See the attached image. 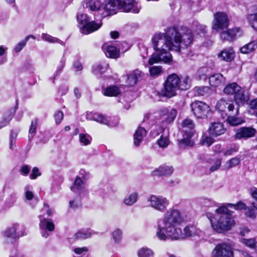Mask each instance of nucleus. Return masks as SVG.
I'll list each match as a JSON object with an SVG mask.
<instances>
[{
    "label": "nucleus",
    "mask_w": 257,
    "mask_h": 257,
    "mask_svg": "<svg viewBox=\"0 0 257 257\" xmlns=\"http://www.w3.org/2000/svg\"><path fill=\"white\" fill-rule=\"evenodd\" d=\"M191 31L186 27H170L166 33L156 34L152 39L154 49L156 53L153 54L149 59V64L163 62L170 63L172 56L170 50L179 52L185 49L192 41Z\"/></svg>",
    "instance_id": "nucleus-1"
},
{
    "label": "nucleus",
    "mask_w": 257,
    "mask_h": 257,
    "mask_svg": "<svg viewBox=\"0 0 257 257\" xmlns=\"http://www.w3.org/2000/svg\"><path fill=\"white\" fill-rule=\"evenodd\" d=\"M184 220L183 215L179 210L169 209L164 214L163 219L157 221L156 236L161 240L179 238L182 231L178 226Z\"/></svg>",
    "instance_id": "nucleus-2"
},
{
    "label": "nucleus",
    "mask_w": 257,
    "mask_h": 257,
    "mask_svg": "<svg viewBox=\"0 0 257 257\" xmlns=\"http://www.w3.org/2000/svg\"><path fill=\"white\" fill-rule=\"evenodd\" d=\"M142 8L140 3L136 0H106L103 7L104 17L113 15L117 10H121L125 13L138 14Z\"/></svg>",
    "instance_id": "nucleus-3"
},
{
    "label": "nucleus",
    "mask_w": 257,
    "mask_h": 257,
    "mask_svg": "<svg viewBox=\"0 0 257 257\" xmlns=\"http://www.w3.org/2000/svg\"><path fill=\"white\" fill-rule=\"evenodd\" d=\"M77 20L80 32L85 35L92 33L99 29L102 23H97L94 21H90L87 14H80L77 16Z\"/></svg>",
    "instance_id": "nucleus-4"
},
{
    "label": "nucleus",
    "mask_w": 257,
    "mask_h": 257,
    "mask_svg": "<svg viewBox=\"0 0 257 257\" xmlns=\"http://www.w3.org/2000/svg\"><path fill=\"white\" fill-rule=\"evenodd\" d=\"M180 78L176 74H172L167 77L164 84L165 91L163 95L171 98L176 94V90L179 89Z\"/></svg>",
    "instance_id": "nucleus-5"
},
{
    "label": "nucleus",
    "mask_w": 257,
    "mask_h": 257,
    "mask_svg": "<svg viewBox=\"0 0 257 257\" xmlns=\"http://www.w3.org/2000/svg\"><path fill=\"white\" fill-rule=\"evenodd\" d=\"M231 216L226 214L220 215L217 222L212 224L214 229L218 232L230 229L231 226L234 223V221L231 217Z\"/></svg>",
    "instance_id": "nucleus-6"
},
{
    "label": "nucleus",
    "mask_w": 257,
    "mask_h": 257,
    "mask_svg": "<svg viewBox=\"0 0 257 257\" xmlns=\"http://www.w3.org/2000/svg\"><path fill=\"white\" fill-rule=\"evenodd\" d=\"M190 106L194 114L198 118L207 117L210 111L209 106L203 101H195L191 104Z\"/></svg>",
    "instance_id": "nucleus-7"
},
{
    "label": "nucleus",
    "mask_w": 257,
    "mask_h": 257,
    "mask_svg": "<svg viewBox=\"0 0 257 257\" xmlns=\"http://www.w3.org/2000/svg\"><path fill=\"white\" fill-rule=\"evenodd\" d=\"M148 201L150 202V206L161 212H164L167 209L169 204L167 199L162 196L151 195Z\"/></svg>",
    "instance_id": "nucleus-8"
},
{
    "label": "nucleus",
    "mask_w": 257,
    "mask_h": 257,
    "mask_svg": "<svg viewBox=\"0 0 257 257\" xmlns=\"http://www.w3.org/2000/svg\"><path fill=\"white\" fill-rule=\"evenodd\" d=\"M39 227L42 236L47 238L50 235V232L55 229V224L51 218H48L42 215H39Z\"/></svg>",
    "instance_id": "nucleus-9"
},
{
    "label": "nucleus",
    "mask_w": 257,
    "mask_h": 257,
    "mask_svg": "<svg viewBox=\"0 0 257 257\" xmlns=\"http://www.w3.org/2000/svg\"><path fill=\"white\" fill-rule=\"evenodd\" d=\"M212 29L218 31L227 28L229 25V19L227 14L224 12H217L214 15Z\"/></svg>",
    "instance_id": "nucleus-10"
},
{
    "label": "nucleus",
    "mask_w": 257,
    "mask_h": 257,
    "mask_svg": "<svg viewBox=\"0 0 257 257\" xmlns=\"http://www.w3.org/2000/svg\"><path fill=\"white\" fill-rule=\"evenodd\" d=\"M216 108L222 113V115H231L234 110V105L232 101H226L222 98L217 102Z\"/></svg>",
    "instance_id": "nucleus-11"
},
{
    "label": "nucleus",
    "mask_w": 257,
    "mask_h": 257,
    "mask_svg": "<svg viewBox=\"0 0 257 257\" xmlns=\"http://www.w3.org/2000/svg\"><path fill=\"white\" fill-rule=\"evenodd\" d=\"M256 133V130L252 127H240L236 130L234 138L237 140H247L254 137Z\"/></svg>",
    "instance_id": "nucleus-12"
},
{
    "label": "nucleus",
    "mask_w": 257,
    "mask_h": 257,
    "mask_svg": "<svg viewBox=\"0 0 257 257\" xmlns=\"http://www.w3.org/2000/svg\"><path fill=\"white\" fill-rule=\"evenodd\" d=\"M93 119L97 122L108 127H114L118 125L119 119L115 116H107L101 114H94Z\"/></svg>",
    "instance_id": "nucleus-13"
},
{
    "label": "nucleus",
    "mask_w": 257,
    "mask_h": 257,
    "mask_svg": "<svg viewBox=\"0 0 257 257\" xmlns=\"http://www.w3.org/2000/svg\"><path fill=\"white\" fill-rule=\"evenodd\" d=\"M103 5L98 0H84L83 7L84 8L88 9L91 11L98 12L102 17H105L102 15V14L105 12Z\"/></svg>",
    "instance_id": "nucleus-14"
},
{
    "label": "nucleus",
    "mask_w": 257,
    "mask_h": 257,
    "mask_svg": "<svg viewBox=\"0 0 257 257\" xmlns=\"http://www.w3.org/2000/svg\"><path fill=\"white\" fill-rule=\"evenodd\" d=\"M216 254L222 257H233V252L230 245L227 243H219L214 249Z\"/></svg>",
    "instance_id": "nucleus-15"
},
{
    "label": "nucleus",
    "mask_w": 257,
    "mask_h": 257,
    "mask_svg": "<svg viewBox=\"0 0 257 257\" xmlns=\"http://www.w3.org/2000/svg\"><path fill=\"white\" fill-rule=\"evenodd\" d=\"M71 191L77 193L80 196H84L87 195L88 191L85 188L84 181L80 176H77L73 185L70 187Z\"/></svg>",
    "instance_id": "nucleus-16"
},
{
    "label": "nucleus",
    "mask_w": 257,
    "mask_h": 257,
    "mask_svg": "<svg viewBox=\"0 0 257 257\" xmlns=\"http://www.w3.org/2000/svg\"><path fill=\"white\" fill-rule=\"evenodd\" d=\"M194 135V132L190 131L183 133V139L180 140H178L179 147L182 149H185L186 147H192L194 145V142L191 138Z\"/></svg>",
    "instance_id": "nucleus-17"
},
{
    "label": "nucleus",
    "mask_w": 257,
    "mask_h": 257,
    "mask_svg": "<svg viewBox=\"0 0 257 257\" xmlns=\"http://www.w3.org/2000/svg\"><path fill=\"white\" fill-rule=\"evenodd\" d=\"M234 101L238 108L240 106L243 105L249 100L248 92L242 87L239 90L234 96Z\"/></svg>",
    "instance_id": "nucleus-18"
},
{
    "label": "nucleus",
    "mask_w": 257,
    "mask_h": 257,
    "mask_svg": "<svg viewBox=\"0 0 257 257\" xmlns=\"http://www.w3.org/2000/svg\"><path fill=\"white\" fill-rule=\"evenodd\" d=\"M144 75V73L139 69L135 70L127 75V84L131 86H134L138 81L142 79Z\"/></svg>",
    "instance_id": "nucleus-19"
},
{
    "label": "nucleus",
    "mask_w": 257,
    "mask_h": 257,
    "mask_svg": "<svg viewBox=\"0 0 257 257\" xmlns=\"http://www.w3.org/2000/svg\"><path fill=\"white\" fill-rule=\"evenodd\" d=\"M225 128L220 122L212 123L209 128V133L211 137H216L225 132Z\"/></svg>",
    "instance_id": "nucleus-20"
},
{
    "label": "nucleus",
    "mask_w": 257,
    "mask_h": 257,
    "mask_svg": "<svg viewBox=\"0 0 257 257\" xmlns=\"http://www.w3.org/2000/svg\"><path fill=\"white\" fill-rule=\"evenodd\" d=\"M225 81V78L220 73L213 74L209 78L210 85L214 87H217L221 85H223Z\"/></svg>",
    "instance_id": "nucleus-21"
},
{
    "label": "nucleus",
    "mask_w": 257,
    "mask_h": 257,
    "mask_svg": "<svg viewBox=\"0 0 257 257\" xmlns=\"http://www.w3.org/2000/svg\"><path fill=\"white\" fill-rule=\"evenodd\" d=\"M102 48L107 57L116 59L120 56L119 50L115 46L104 45Z\"/></svg>",
    "instance_id": "nucleus-22"
},
{
    "label": "nucleus",
    "mask_w": 257,
    "mask_h": 257,
    "mask_svg": "<svg viewBox=\"0 0 257 257\" xmlns=\"http://www.w3.org/2000/svg\"><path fill=\"white\" fill-rule=\"evenodd\" d=\"M235 52L231 48L224 49L218 54V57L221 60L227 62H230L234 59Z\"/></svg>",
    "instance_id": "nucleus-23"
},
{
    "label": "nucleus",
    "mask_w": 257,
    "mask_h": 257,
    "mask_svg": "<svg viewBox=\"0 0 257 257\" xmlns=\"http://www.w3.org/2000/svg\"><path fill=\"white\" fill-rule=\"evenodd\" d=\"M147 134L146 130L143 127H139L134 135V143L135 146L139 147L143 138Z\"/></svg>",
    "instance_id": "nucleus-24"
},
{
    "label": "nucleus",
    "mask_w": 257,
    "mask_h": 257,
    "mask_svg": "<svg viewBox=\"0 0 257 257\" xmlns=\"http://www.w3.org/2000/svg\"><path fill=\"white\" fill-rule=\"evenodd\" d=\"M174 171V169L172 166L162 165L154 171V173L156 176H169L171 175Z\"/></svg>",
    "instance_id": "nucleus-25"
},
{
    "label": "nucleus",
    "mask_w": 257,
    "mask_h": 257,
    "mask_svg": "<svg viewBox=\"0 0 257 257\" xmlns=\"http://www.w3.org/2000/svg\"><path fill=\"white\" fill-rule=\"evenodd\" d=\"M238 107H236L235 109V113L233 112V114L227 115V121L231 126H236L239 125L243 122V120L240 117H236L238 114Z\"/></svg>",
    "instance_id": "nucleus-26"
},
{
    "label": "nucleus",
    "mask_w": 257,
    "mask_h": 257,
    "mask_svg": "<svg viewBox=\"0 0 257 257\" xmlns=\"http://www.w3.org/2000/svg\"><path fill=\"white\" fill-rule=\"evenodd\" d=\"M94 232L89 229H82L79 230L74 235V238L77 240H82L90 238Z\"/></svg>",
    "instance_id": "nucleus-27"
},
{
    "label": "nucleus",
    "mask_w": 257,
    "mask_h": 257,
    "mask_svg": "<svg viewBox=\"0 0 257 257\" xmlns=\"http://www.w3.org/2000/svg\"><path fill=\"white\" fill-rule=\"evenodd\" d=\"M108 67V64L104 62L94 64L92 67V71L95 75H102Z\"/></svg>",
    "instance_id": "nucleus-28"
},
{
    "label": "nucleus",
    "mask_w": 257,
    "mask_h": 257,
    "mask_svg": "<svg viewBox=\"0 0 257 257\" xmlns=\"http://www.w3.org/2000/svg\"><path fill=\"white\" fill-rule=\"evenodd\" d=\"M237 32V29H228L226 31L222 32L220 34V38L223 40L231 41L235 39Z\"/></svg>",
    "instance_id": "nucleus-29"
},
{
    "label": "nucleus",
    "mask_w": 257,
    "mask_h": 257,
    "mask_svg": "<svg viewBox=\"0 0 257 257\" xmlns=\"http://www.w3.org/2000/svg\"><path fill=\"white\" fill-rule=\"evenodd\" d=\"M240 86L236 83L233 82L227 84L223 89V92L227 95H235L240 90Z\"/></svg>",
    "instance_id": "nucleus-30"
},
{
    "label": "nucleus",
    "mask_w": 257,
    "mask_h": 257,
    "mask_svg": "<svg viewBox=\"0 0 257 257\" xmlns=\"http://www.w3.org/2000/svg\"><path fill=\"white\" fill-rule=\"evenodd\" d=\"M120 92L121 91L118 87L115 85H113L108 86L104 89L103 90V94L105 96L112 97L117 96Z\"/></svg>",
    "instance_id": "nucleus-31"
},
{
    "label": "nucleus",
    "mask_w": 257,
    "mask_h": 257,
    "mask_svg": "<svg viewBox=\"0 0 257 257\" xmlns=\"http://www.w3.org/2000/svg\"><path fill=\"white\" fill-rule=\"evenodd\" d=\"M256 48L257 39L255 40L252 41L242 47L240 50L242 53L248 54L254 51Z\"/></svg>",
    "instance_id": "nucleus-32"
},
{
    "label": "nucleus",
    "mask_w": 257,
    "mask_h": 257,
    "mask_svg": "<svg viewBox=\"0 0 257 257\" xmlns=\"http://www.w3.org/2000/svg\"><path fill=\"white\" fill-rule=\"evenodd\" d=\"M138 198V193L134 192L125 197L123 203L127 206H132L137 202Z\"/></svg>",
    "instance_id": "nucleus-33"
},
{
    "label": "nucleus",
    "mask_w": 257,
    "mask_h": 257,
    "mask_svg": "<svg viewBox=\"0 0 257 257\" xmlns=\"http://www.w3.org/2000/svg\"><path fill=\"white\" fill-rule=\"evenodd\" d=\"M191 86V80L187 76H185L180 79L179 81V89L182 90H186Z\"/></svg>",
    "instance_id": "nucleus-34"
},
{
    "label": "nucleus",
    "mask_w": 257,
    "mask_h": 257,
    "mask_svg": "<svg viewBox=\"0 0 257 257\" xmlns=\"http://www.w3.org/2000/svg\"><path fill=\"white\" fill-rule=\"evenodd\" d=\"M181 126L183 128V133H185V130L186 132H189L190 131H193L194 128L195 127V124L193 122V121L189 118L185 119L181 123Z\"/></svg>",
    "instance_id": "nucleus-35"
},
{
    "label": "nucleus",
    "mask_w": 257,
    "mask_h": 257,
    "mask_svg": "<svg viewBox=\"0 0 257 257\" xmlns=\"http://www.w3.org/2000/svg\"><path fill=\"white\" fill-rule=\"evenodd\" d=\"M17 225L13 224L11 227L7 228V229L4 232V235L7 237H11L13 238H19V236L17 235Z\"/></svg>",
    "instance_id": "nucleus-36"
},
{
    "label": "nucleus",
    "mask_w": 257,
    "mask_h": 257,
    "mask_svg": "<svg viewBox=\"0 0 257 257\" xmlns=\"http://www.w3.org/2000/svg\"><path fill=\"white\" fill-rule=\"evenodd\" d=\"M38 121L39 120L37 118H35L34 119L32 120L29 131L28 138L29 142H31L32 141L33 137L36 134V130L38 124Z\"/></svg>",
    "instance_id": "nucleus-37"
},
{
    "label": "nucleus",
    "mask_w": 257,
    "mask_h": 257,
    "mask_svg": "<svg viewBox=\"0 0 257 257\" xmlns=\"http://www.w3.org/2000/svg\"><path fill=\"white\" fill-rule=\"evenodd\" d=\"M30 38L35 39L36 37L33 35H28L23 41L20 42L17 44L14 49V51L16 53L20 52L26 46L27 42L29 41Z\"/></svg>",
    "instance_id": "nucleus-38"
},
{
    "label": "nucleus",
    "mask_w": 257,
    "mask_h": 257,
    "mask_svg": "<svg viewBox=\"0 0 257 257\" xmlns=\"http://www.w3.org/2000/svg\"><path fill=\"white\" fill-rule=\"evenodd\" d=\"M240 162V157L237 156L235 157L231 158L226 162L225 168L227 170L230 169L231 168L236 167L239 165Z\"/></svg>",
    "instance_id": "nucleus-39"
},
{
    "label": "nucleus",
    "mask_w": 257,
    "mask_h": 257,
    "mask_svg": "<svg viewBox=\"0 0 257 257\" xmlns=\"http://www.w3.org/2000/svg\"><path fill=\"white\" fill-rule=\"evenodd\" d=\"M13 112H8L4 114L2 119L0 121V129L8 125L13 117Z\"/></svg>",
    "instance_id": "nucleus-40"
},
{
    "label": "nucleus",
    "mask_w": 257,
    "mask_h": 257,
    "mask_svg": "<svg viewBox=\"0 0 257 257\" xmlns=\"http://www.w3.org/2000/svg\"><path fill=\"white\" fill-rule=\"evenodd\" d=\"M139 257H154V252L148 247H142L138 251Z\"/></svg>",
    "instance_id": "nucleus-41"
},
{
    "label": "nucleus",
    "mask_w": 257,
    "mask_h": 257,
    "mask_svg": "<svg viewBox=\"0 0 257 257\" xmlns=\"http://www.w3.org/2000/svg\"><path fill=\"white\" fill-rule=\"evenodd\" d=\"M247 19L251 27L257 31V12L248 15Z\"/></svg>",
    "instance_id": "nucleus-42"
},
{
    "label": "nucleus",
    "mask_w": 257,
    "mask_h": 257,
    "mask_svg": "<svg viewBox=\"0 0 257 257\" xmlns=\"http://www.w3.org/2000/svg\"><path fill=\"white\" fill-rule=\"evenodd\" d=\"M227 203L225 205L221 206L215 210V212L220 215L222 214H226L227 215H232L233 212L228 209Z\"/></svg>",
    "instance_id": "nucleus-43"
},
{
    "label": "nucleus",
    "mask_w": 257,
    "mask_h": 257,
    "mask_svg": "<svg viewBox=\"0 0 257 257\" xmlns=\"http://www.w3.org/2000/svg\"><path fill=\"white\" fill-rule=\"evenodd\" d=\"M17 200V193L15 192H12L10 196L6 199L5 205L7 207H12Z\"/></svg>",
    "instance_id": "nucleus-44"
},
{
    "label": "nucleus",
    "mask_w": 257,
    "mask_h": 257,
    "mask_svg": "<svg viewBox=\"0 0 257 257\" xmlns=\"http://www.w3.org/2000/svg\"><path fill=\"white\" fill-rule=\"evenodd\" d=\"M227 206L234 208L236 210H246L247 206L242 201H239L236 204L227 203Z\"/></svg>",
    "instance_id": "nucleus-45"
},
{
    "label": "nucleus",
    "mask_w": 257,
    "mask_h": 257,
    "mask_svg": "<svg viewBox=\"0 0 257 257\" xmlns=\"http://www.w3.org/2000/svg\"><path fill=\"white\" fill-rule=\"evenodd\" d=\"M177 114V111L175 108H172L167 113V116L165 119V122L167 123H171L174 120Z\"/></svg>",
    "instance_id": "nucleus-46"
},
{
    "label": "nucleus",
    "mask_w": 257,
    "mask_h": 257,
    "mask_svg": "<svg viewBox=\"0 0 257 257\" xmlns=\"http://www.w3.org/2000/svg\"><path fill=\"white\" fill-rule=\"evenodd\" d=\"M42 39L44 41L48 42L49 43H58L60 44L63 43L61 40L56 37H52L46 33H43L42 34Z\"/></svg>",
    "instance_id": "nucleus-47"
},
{
    "label": "nucleus",
    "mask_w": 257,
    "mask_h": 257,
    "mask_svg": "<svg viewBox=\"0 0 257 257\" xmlns=\"http://www.w3.org/2000/svg\"><path fill=\"white\" fill-rule=\"evenodd\" d=\"M210 92V88L208 86L197 87L196 92L199 96H208Z\"/></svg>",
    "instance_id": "nucleus-48"
},
{
    "label": "nucleus",
    "mask_w": 257,
    "mask_h": 257,
    "mask_svg": "<svg viewBox=\"0 0 257 257\" xmlns=\"http://www.w3.org/2000/svg\"><path fill=\"white\" fill-rule=\"evenodd\" d=\"M185 235L187 237H190L196 235L197 230L195 226L193 225L187 226L184 229Z\"/></svg>",
    "instance_id": "nucleus-49"
},
{
    "label": "nucleus",
    "mask_w": 257,
    "mask_h": 257,
    "mask_svg": "<svg viewBox=\"0 0 257 257\" xmlns=\"http://www.w3.org/2000/svg\"><path fill=\"white\" fill-rule=\"evenodd\" d=\"M53 213V211L51 208H50L49 205L47 203H44L43 208L40 211V214L45 217V215H47V217L51 216Z\"/></svg>",
    "instance_id": "nucleus-50"
},
{
    "label": "nucleus",
    "mask_w": 257,
    "mask_h": 257,
    "mask_svg": "<svg viewBox=\"0 0 257 257\" xmlns=\"http://www.w3.org/2000/svg\"><path fill=\"white\" fill-rule=\"evenodd\" d=\"M193 27L196 28V31L199 34H204L207 32V27L206 26L200 24L197 22L193 23Z\"/></svg>",
    "instance_id": "nucleus-51"
},
{
    "label": "nucleus",
    "mask_w": 257,
    "mask_h": 257,
    "mask_svg": "<svg viewBox=\"0 0 257 257\" xmlns=\"http://www.w3.org/2000/svg\"><path fill=\"white\" fill-rule=\"evenodd\" d=\"M79 141L84 146H87L90 144L91 138L88 134H80L79 135Z\"/></svg>",
    "instance_id": "nucleus-52"
},
{
    "label": "nucleus",
    "mask_w": 257,
    "mask_h": 257,
    "mask_svg": "<svg viewBox=\"0 0 257 257\" xmlns=\"http://www.w3.org/2000/svg\"><path fill=\"white\" fill-rule=\"evenodd\" d=\"M162 71L160 66H154L149 68V72L151 76L154 77L160 75Z\"/></svg>",
    "instance_id": "nucleus-53"
},
{
    "label": "nucleus",
    "mask_w": 257,
    "mask_h": 257,
    "mask_svg": "<svg viewBox=\"0 0 257 257\" xmlns=\"http://www.w3.org/2000/svg\"><path fill=\"white\" fill-rule=\"evenodd\" d=\"M82 196L78 195L74 200L70 201V207L72 208H77L81 206Z\"/></svg>",
    "instance_id": "nucleus-54"
},
{
    "label": "nucleus",
    "mask_w": 257,
    "mask_h": 257,
    "mask_svg": "<svg viewBox=\"0 0 257 257\" xmlns=\"http://www.w3.org/2000/svg\"><path fill=\"white\" fill-rule=\"evenodd\" d=\"M122 231L120 229H116L112 233V237L115 243H118L122 238Z\"/></svg>",
    "instance_id": "nucleus-55"
},
{
    "label": "nucleus",
    "mask_w": 257,
    "mask_h": 257,
    "mask_svg": "<svg viewBox=\"0 0 257 257\" xmlns=\"http://www.w3.org/2000/svg\"><path fill=\"white\" fill-rule=\"evenodd\" d=\"M241 242L250 248H255L256 247V242L254 238H242Z\"/></svg>",
    "instance_id": "nucleus-56"
},
{
    "label": "nucleus",
    "mask_w": 257,
    "mask_h": 257,
    "mask_svg": "<svg viewBox=\"0 0 257 257\" xmlns=\"http://www.w3.org/2000/svg\"><path fill=\"white\" fill-rule=\"evenodd\" d=\"M65 62H66V59H65L64 56H63L62 57V58H61V60L60 61L59 64L58 66H57L56 71L55 72V76H57L58 75H59L60 74L61 72L62 71L63 68L65 66Z\"/></svg>",
    "instance_id": "nucleus-57"
},
{
    "label": "nucleus",
    "mask_w": 257,
    "mask_h": 257,
    "mask_svg": "<svg viewBox=\"0 0 257 257\" xmlns=\"http://www.w3.org/2000/svg\"><path fill=\"white\" fill-rule=\"evenodd\" d=\"M157 143L160 147L166 148L168 146L169 141L167 137L161 136L160 139L158 140Z\"/></svg>",
    "instance_id": "nucleus-58"
},
{
    "label": "nucleus",
    "mask_w": 257,
    "mask_h": 257,
    "mask_svg": "<svg viewBox=\"0 0 257 257\" xmlns=\"http://www.w3.org/2000/svg\"><path fill=\"white\" fill-rule=\"evenodd\" d=\"M239 150V147L236 145H233L231 147L228 148L224 153V156H230L233 153L238 152Z\"/></svg>",
    "instance_id": "nucleus-59"
},
{
    "label": "nucleus",
    "mask_w": 257,
    "mask_h": 257,
    "mask_svg": "<svg viewBox=\"0 0 257 257\" xmlns=\"http://www.w3.org/2000/svg\"><path fill=\"white\" fill-rule=\"evenodd\" d=\"M207 72V68L206 67H201L197 70V75L200 79H202L206 77Z\"/></svg>",
    "instance_id": "nucleus-60"
},
{
    "label": "nucleus",
    "mask_w": 257,
    "mask_h": 257,
    "mask_svg": "<svg viewBox=\"0 0 257 257\" xmlns=\"http://www.w3.org/2000/svg\"><path fill=\"white\" fill-rule=\"evenodd\" d=\"M221 164V159H217L216 160L214 163L212 165L210 168V172H213L217 170L220 167Z\"/></svg>",
    "instance_id": "nucleus-61"
},
{
    "label": "nucleus",
    "mask_w": 257,
    "mask_h": 257,
    "mask_svg": "<svg viewBox=\"0 0 257 257\" xmlns=\"http://www.w3.org/2000/svg\"><path fill=\"white\" fill-rule=\"evenodd\" d=\"M245 212V215L250 218L254 219L256 217L255 210L252 207H247Z\"/></svg>",
    "instance_id": "nucleus-62"
},
{
    "label": "nucleus",
    "mask_w": 257,
    "mask_h": 257,
    "mask_svg": "<svg viewBox=\"0 0 257 257\" xmlns=\"http://www.w3.org/2000/svg\"><path fill=\"white\" fill-rule=\"evenodd\" d=\"M63 116V113L61 111H58L55 113L54 117L57 124H59L61 122Z\"/></svg>",
    "instance_id": "nucleus-63"
},
{
    "label": "nucleus",
    "mask_w": 257,
    "mask_h": 257,
    "mask_svg": "<svg viewBox=\"0 0 257 257\" xmlns=\"http://www.w3.org/2000/svg\"><path fill=\"white\" fill-rule=\"evenodd\" d=\"M73 66L76 71H80L83 68L82 63L79 60L73 62Z\"/></svg>",
    "instance_id": "nucleus-64"
}]
</instances>
